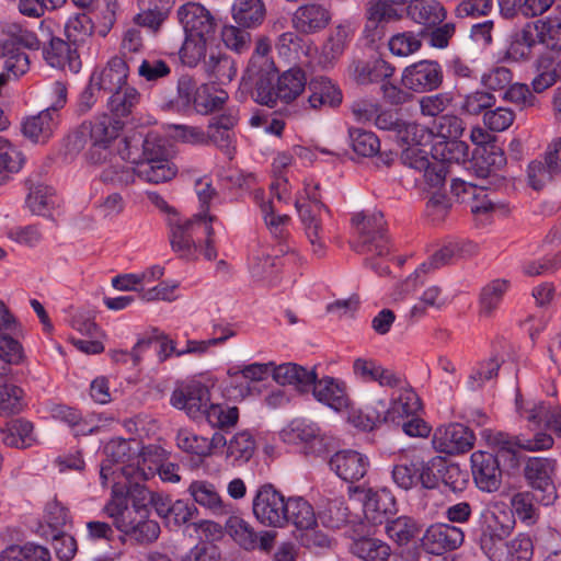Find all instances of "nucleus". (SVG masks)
Wrapping results in <instances>:
<instances>
[{"mask_svg":"<svg viewBox=\"0 0 561 561\" xmlns=\"http://www.w3.org/2000/svg\"><path fill=\"white\" fill-rule=\"evenodd\" d=\"M128 151L123 152V159H128L136 167H128L118 160L106 167L100 175L104 183L116 186H127L135 181L137 175L149 183H163L175 176V170L168 159V150L162 139L156 136H148L141 142V156H135L130 151V142L125 140Z\"/></svg>","mask_w":561,"mask_h":561,"instance_id":"1","label":"nucleus"},{"mask_svg":"<svg viewBox=\"0 0 561 561\" xmlns=\"http://www.w3.org/2000/svg\"><path fill=\"white\" fill-rule=\"evenodd\" d=\"M41 42L36 34L16 23H8L2 27L0 36V59L4 60L3 69L14 78L25 75L30 69V58L22 48L37 50Z\"/></svg>","mask_w":561,"mask_h":561,"instance_id":"2","label":"nucleus"},{"mask_svg":"<svg viewBox=\"0 0 561 561\" xmlns=\"http://www.w3.org/2000/svg\"><path fill=\"white\" fill-rule=\"evenodd\" d=\"M352 222L357 234L353 249L357 253L380 257L390 253L391 244L381 211L358 213Z\"/></svg>","mask_w":561,"mask_h":561,"instance_id":"3","label":"nucleus"},{"mask_svg":"<svg viewBox=\"0 0 561 561\" xmlns=\"http://www.w3.org/2000/svg\"><path fill=\"white\" fill-rule=\"evenodd\" d=\"M499 443L502 446L497 455L482 450L474 451L471 455V470L474 483L484 492H494L501 486L502 471L499 457H510L512 467L518 465L517 454L512 449V443L508 440H500Z\"/></svg>","mask_w":561,"mask_h":561,"instance_id":"4","label":"nucleus"},{"mask_svg":"<svg viewBox=\"0 0 561 561\" xmlns=\"http://www.w3.org/2000/svg\"><path fill=\"white\" fill-rule=\"evenodd\" d=\"M421 410V402L417 394L412 390L401 392L392 400L388 407L385 399H378L376 405H367L365 408L366 423L363 424L365 430H373L377 425L391 421L400 424L402 421L417 414Z\"/></svg>","mask_w":561,"mask_h":561,"instance_id":"5","label":"nucleus"},{"mask_svg":"<svg viewBox=\"0 0 561 561\" xmlns=\"http://www.w3.org/2000/svg\"><path fill=\"white\" fill-rule=\"evenodd\" d=\"M195 193L199 201L201 211L184 225L178 224V250L195 248L193 236L186 234L188 231H193L197 238L199 233L208 236L213 233L211 218L207 220V214L210 202L217 195V191L210 181L199 178L195 181Z\"/></svg>","mask_w":561,"mask_h":561,"instance_id":"6","label":"nucleus"},{"mask_svg":"<svg viewBox=\"0 0 561 561\" xmlns=\"http://www.w3.org/2000/svg\"><path fill=\"white\" fill-rule=\"evenodd\" d=\"M512 531L513 526L501 522L494 513L482 516L477 542L490 561H507L506 543Z\"/></svg>","mask_w":561,"mask_h":561,"instance_id":"7","label":"nucleus"},{"mask_svg":"<svg viewBox=\"0 0 561 561\" xmlns=\"http://www.w3.org/2000/svg\"><path fill=\"white\" fill-rule=\"evenodd\" d=\"M557 462L552 458L529 457L525 461L523 474L531 491L538 492V503L548 506L557 500L553 482Z\"/></svg>","mask_w":561,"mask_h":561,"instance_id":"8","label":"nucleus"},{"mask_svg":"<svg viewBox=\"0 0 561 561\" xmlns=\"http://www.w3.org/2000/svg\"><path fill=\"white\" fill-rule=\"evenodd\" d=\"M393 482L402 490H410L419 482L424 489H435L438 478L433 469L416 455L402 456L391 471Z\"/></svg>","mask_w":561,"mask_h":561,"instance_id":"9","label":"nucleus"},{"mask_svg":"<svg viewBox=\"0 0 561 561\" xmlns=\"http://www.w3.org/2000/svg\"><path fill=\"white\" fill-rule=\"evenodd\" d=\"M287 500L271 483L261 485L253 497L252 511L255 518L270 527H284L286 525L285 510Z\"/></svg>","mask_w":561,"mask_h":561,"instance_id":"10","label":"nucleus"},{"mask_svg":"<svg viewBox=\"0 0 561 561\" xmlns=\"http://www.w3.org/2000/svg\"><path fill=\"white\" fill-rule=\"evenodd\" d=\"M506 164L504 151L495 144H486L474 149L469 169L481 180V183L497 188L504 178L497 172Z\"/></svg>","mask_w":561,"mask_h":561,"instance_id":"11","label":"nucleus"},{"mask_svg":"<svg viewBox=\"0 0 561 561\" xmlns=\"http://www.w3.org/2000/svg\"><path fill=\"white\" fill-rule=\"evenodd\" d=\"M279 436L284 443L301 444L306 455L321 456L328 450V444L320 428L312 422L295 419L285 426Z\"/></svg>","mask_w":561,"mask_h":561,"instance_id":"12","label":"nucleus"},{"mask_svg":"<svg viewBox=\"0 0 561 561\" xmlns=\"http://www.w3.org/2000/svg\"><path fill=\"white\" fill-rule=\"evenodd\" d=\"M463 541L465 533L461 528L446 523H435L424 531L421 548L426 553L442 556L458 549Z\"/></svg>","mask_w":561,"mask_h":561,"instance_id":"13","label":"nucleus"},{"mask_svg":"<svg viewBox=\"0 0 561 561\" xmlns=\"http://www.w3.org/2000/svg\"><path fill=\"white\" fill-rule=\"evenodd\" d=\"M442 66L435 60H421L407 67L401 77L403 87L413 92H430L443 83Z\"/></svg>","mask_w":561,"mask_h":561,"instance_id":"14","label":"nucleus"},{"mask_svg":"<svg viewBox=\"0 0 561 561\" xmlns=\"http://www.w3.org/2000/svg\"><path fill=\"white\" fill-rule=\"evenodd\" d=\"M473 432L459 423L440 426L433 436L435 449L447 455L466 453L473 447Z\"/></svg>","mask_w":561,"mask_h":561,"instance_id":"15","label":"nucleus"},{"mask_svg":"<svg viewBox=\"0 0 561 561\" xmlns=\"http://www.w3.org/2000/svg\"><path fill=\"white\" fill-rule=\"evenodd\" d=\"M121 473L126 479L127 495L131 502L129 507L131 511H150L153 495L141 482L148 480L153 476L151 466H148V470L145 467H138L134 463L121 467Z\"/></svg>","mask_w":561,"mask_h":561,"instance_id":"16","label":"nucleus"},{"mask_svg":"<svg viewBox=\"0 0 561 561\" xmlns=\"http://www.w3.org/2000/svg\"><path fill=\"white\" fill-rule=\"evenodd\" d=\"M137 446L138 443L134 442ZM106 460L113 465L123 463L128 466L134 463L138 467H144L148 461H151V456H160L163 449L156 446H148L139 450L137 447L133 449L131 442L127 439H113L106 444L104 448Z\"/></svg>","mask_w":561,"mask_h":561,"instance_id":"17","label":"nucleus"},{"mask_svg":"<svg viewBox=\"0 0 561 561\" xmlns=\"http://www.w3.org/2000/svg\"><path fill=\"white\" fill-rule=\"evenodd\" d=\"M329 466L340 479L353 484L367 474L370 462L366 455L353 449H344L336 451L330 458Z\"/></svg>","mask_w":561,"mask_h":561,"instance_id":"18","label":"nucleus"},{"mask_svg":"<svg viewBox=\"0 0 561 561\" xmlns=\"http://www.w3.org/2000/svg\"><path fill=\"white\" fill-rule=\"evenodd\" d=\"M150 511L134 510L133 513L121 518L116 528L137 543L154 541L160 533L158 523L149 519Z\"/></svg>","mask_w":561,"mask_h":561,"instance_id":"19","label":"nucleus"},{"mask_svg":"<svg viewBox=\"0 0 561 561\" xmlns=\"http://www.w3.org/2000/svg\"><path fill=\"white\" fill-rule=\"evenodd\" d=\"M494 188L484 183H470L460 179L451 182V193L460 203L469 205L474 215L488 214L494 209V203L486 194V191Z\"/></svg>","mask_w":561,"mask_h":561,"instance_id":"20","label":"nucleus"},{"mask_svg":"<svg viewBox=\"0 0 561 561\" xmlns=\"http://www.w3.org/2000/svg\"><path fill=\"white\" fill-rule=\"evenodd\" d=\"M178 21L184 35L205 37L211 34L216 23L208 10L202 4L187 2L178 10Z\"/></svg>","mask_w":561,"mask_h":561,"instance_id":"21","label":"nucleus"},{"mask_svg":"<svg viewBox=\"0 0 561 561\" xmlns=\"http://www.w3.org/2000/svg\"><path fill=\"white\" fill-rule=\"evenodd\" d=\"M402 160L411 169L423 172V178L431 188L440 191V187L444 186L447 175L445 163L435 159L430 160L420 149H408L403 153Z\"/></svg>","mask_w":561,"mask_h":561,"instance_id":"22","label":"nucleus"},{"mask_svg":"<svg viewBox=\"0 0 561 561\" xmlns=\"http://www.w3.org/2000/svg\"><path fill=\"white\" fill-rule=\"evenodd\" d=\"M396 512L397 502L388 489L367 490L364 501V515L371 525L377 526L388 522Z\"/></svg>","mask_w":561,"mask_h":561,"instance_id":"23","label":"nucleus"},{"mask_svg":"<svg viewBox=\"0 0 561 561\" xmlns=\"http://www.w3.org/2000/svg\"><path fill=\"white\" fill-rule=\"evenodd\" d=\"M331 21L329 10L318 3H308L296 9L291 16L293 27L301 34H313L328 26Z\"/></svg>","mask_w":561,"mask_h":561,"instance_id":"24","label":"nucleus"},{"mask_svg":"<svg viewBox=\"0 0 561 561\" xmlns=\"http://www.w3.org/2000/svg\"><path fill=\"white\" fill-rule=\"evenodd\" d=\"M273 379L282 386H293L299 392H308L314 383V369H307L294 363H284L272 367Z\"/></svg>","mask_w":561,"mask_h":561,"instance_id":"25","label":"nucleus"},{"mask_svg":"<svg viewBox=\"0 0 561 561\" xmlns=\"http://www.w3.org/2000/svg\"><path fill=\"white\" fill-rule=\"evenodd\" d=\"M128 65L122 57H113L100 72L91 76L92 84H96L98 92H115L127 85Z\"/></svg>","mask_w":561,"mask_h":561,"instance_id":"26","label":"nucleus"},{"mask_svg":"<svg viewBox=\"0 0 561 561\" xmlns=\"http://www.w3.org/2000/svg\"><path fill=\"white\" fill-rule=\"evenodd\" d=\"M477 250V245L467 242V243H448L436 251L430 259L428 262L423 263L419 268L415 270L413 275L409 277L407 283L416 280L421 277V275L426 274L428 268H439L447 264L453 263L456 259L472 255Z\"/></svg>","mask_w":561,"mask_h":561,"instance_id":"27","label":"nucleus"},{"mask_svg":"<svg viewBox=\"0 0 561 561\" xmlns=\"http://www.w3.org/2000/svg\"><path fill=\"white\" fill-rule=\"evenodd\" d=\"M209 390L198 381L188 383L178 391V409L183 410L190 419H198L205 415L208 408Z\"/></svg>","mask_w":561,"mask_h":561,"instance_id":"28","label":"nucleus"},{"mask_svg":"<svg viewBox=\"0 0 561 561\" xmlns=\"http://www.w3.org/2000/svg\"><path fill=\"white\" fill-rule=\"evenodd\" d=\"M350 71L358 84L382 83L393 76L394 67L381 58H376L373 60H356L350 67Z\"/></svg>","mask_w":561,"mask_h":561,"instance_id":"29","label":"nucleus"},{"mask_svg":"<svg viewBox=\"0 0 561 561\" xmlns=\"http://www.w3.org/2000/svg\"><path fill=\"white\" fill-rule=\"evenodd\" d=\"M57 118L58 114L51 112V108H45L22 122V134L34 144H45L57 126Z\"/></svg>","mask_w":561,"mask_h":561,"instance_id":"30","label":"nucleus"},{"mask_svg":"<svg viewBox=\"0 0 561 561\" xmlns=\"http://www.w3.org/2000/svg\"><path fill=\"white\" fill-rule=\"evenodd\" d=\"M400 14L387 0H378L370 3L367 9V22L364 33L371 42L383 35V24L398 20Z\"/></svg>","mask_w":561,"mask_h":561,"instance_id":"31","label":"nucleus"},{"mask_svg":"<svg viewBox=\"0 0 561 561\" xmlns=\"http://www.w3.org/2000/svg\"><path fill=\"white\" fill-rule=\"evenodd\" d=\"M308 103L311 108L336 107L342 103V92L327 77H316L309 82Z\"/></svg>","mask_w":561,"mask_h":561,"instance_id":"32","label":"nucleus"},{"mask_svg":"<svg viewBox=\"0 0 561 561\" xmlns=\"http://www.w3.org/2000/svg\"><path fill=\"white\" fill-rule=\"evenodd\" d=\"M286 525L291 524L298 530L310 531L318 526V519L312 505L301 496L287 499L285 510Z\"/></svg>","mask_w":561,"mask_h":561,"instance_id":"33","label":"nucleus"},{"mask_svg":"<svg viewBox=\"0 0 561 561\" xmlns=\"http://www.w3.org/2000/svg\"><path fill=\"white\" fill-rule=\"evenodd\" d=\"M313 397L321 403L341 411L348 405V398L345 393L344 386L332 377H324L314 380L311 385Z\"/></svg>","mask_w":561,"mask_h":561,"instance_id":"34","label":"nucleus"},{"mask_svg":"<svg viewBox=\"0 0 561 561\" xmlns=\"http://www.w3.org/2000/svg\"><path fill=\"white\" fill-rule=\"evenodd\" d=\"M231 15L236 24L243 28H256L265 20L266 8L263 0H234Z\"/></svg>","mask_w":561,"mask_h":561,"instance_id":"35","label":"nucleus"},{"mask_svg":"<svg viewBox=\"0 0 561 561\" xmlns=\"http://www.w3.org/2000/svg\"><path fill=\"white\" fill-rule=\"evenodd\" d=\"M45 60L56 68H69L70 71L77 72L80 66L76 49L71 48L68 42L59 37H53L48 44L43 48Z\"/></svg>","mask_w":561,"mask_h":561,"instance_id":"36","label":"nucleus"},{"mask_svg":"<svg viewBox=\"0 0 561 561\" xmlns=\"http://www.w3.org/2000/svg\"><path fill=\"white\" fill-rule=\"evenodd\" d=\"M408 15L430 28L439 25L446 19L447 12L437 0H415L408 5Z\"/></svg>","mask_w":561,"mask_h":561,"instance_id":"37","label":"nucleus"},{"mask_svg":"<svg viewBox=\"0 0 561 561\" xmlns=\"http://www.w3.org/2000/svg\"><path fill=\"white\" fill-rule=\"evenodd\" d=\"M535 32L534 23H526L520 30L514 32L511 36L505 58L513 61L528 59L533 47L538 43Z\"/></svg>","mask_w":561,"mask_h":561,"instance_id":"38","label":"nucleus"},{"mask_svg":"<svg viewBox=\"0 0 561 561\" xmlns=\"http://www.w3.org/2000/svg\"><path fill=\"white\" fill-rule=\"evenodd\" d=\"M124 122L114 119L111 116V124L102 131L100 137L93 138L91 146L87 152V160L91 164H101L105 162L111 156L108 145L118 136V131L123 128Z\"/></svg>","mask_w":561,"mask_h":561,"instance_id":"39","label":"nucleus"},{"mask_svg":"<svg viewBox=\"0 0 561 561\" xmlns=\"http://www.w3.org/2000/svg\"><path fill=\"white\" fill-rule=\"evenodd\" d=\"M188 492L196 503L208 508L216 515L228 513L226 504L216 488L207 481H193L190 484Z\"/></svg>","mask_w":561,"mask_h":561,"instance_id":"40","label":"nucleus"},{"mask_svg":"<svg viewBox=\"0 0 561 561\" xmlns=\"http://www.w3.org/2000/svg\"><path fill=\"white\" fill-rule=\"evenodd\" d=\"M111 124V116L103 114L93 121L83 122L69 137L68 147L71 151H80L88 140L100 137L106 126Z\"/></svg>","mask_w":561,"mask_h":561,"instance_id":"41","label":"nucleus"},{"mask_svg":"<svg viewBox=\"0 0 561 561\" xmlns=\"http://www.w3.org/2000/svg\"><path fill=\"white\" fill-rule=\"evenodd\" d=\"M350 551L363 561H388L390 546L381 539L360 537L352 541Z\"/></svg>","mask_w":561,"mask_h":561,"instance_id":"42","label":"nucleus"},{"mask_svg":"<svg viewBox=\"0 0 561 561\" xmlns=\"http://www.w3.org/2000/svg\"><path fill=\"white\" fill-rule=\"evenodd\" d=\"M205 71L210 80L218 84H227L237 75L234 60L227 54L211 53L204 62Z\"/></svg>","mask_w":561,"mask_h":561,"instance_id":"43","label":"nucleus"},{"mask_svg":"<svg viewBox=\"0 0 561 561\" xmlns=\"http://www.w3.org/2000/svg\"><path fill=\"white\" fill-rule=\"evenodd\" d=\"M34 426L30 421L15 419L7 423L5 428L0 430L1 440L4 445L15 448H27L35 440Z\"/></svg>","mask_w":561,"mask_h":561,"instance_id":"44","label":"nucleus"},{"mask_svg":"<svg viewBox=\"0 0 561 561\" xmlns=\"http://www.w3.org/2000/svg\"><path fill=\"white\" fill-rule=\"evenodd\" d=\"M522 416L535 426L545 425L561 436V410L558 407L545 402L535 403L533 408L523 411Z\"/></svg>","mask_w":561,"mask_h":561,"instance_id":"45","label":"nucleus"},{"mask_svg":"<svg viewBox=\"0 0 561 561\" xmlns=\"http://www.w3.org/2000/svg\"><path fill=\"white\" fill-rule=\"evenodd\" d=\"M295 207L304 225L306 236L316 237L317 231H323L320 214L322 210H328V208L321 202V197L311 195V203H302L297 198Z\"/></svg>","mask_w":561,"mask_h":561,"instance_id":"46","label":"nucleus"},{"mask_svg":"<svg viewBox=\"0 0 561 561\" xmlns=\"http://www.w3.org/2000/svg\"><path fill=\"white\" fill-rule=\"evenodd\" d=\"M307 78L300 68H290L283 72L277 79V95L283 103H290L296 100L305 90Z\"/></svg>","mask_w":561,"mask_h":561,"instance_id":"47","label":"nucleus"},{"mask_svg":"<svg viewBox=\"0 0 561 561\" xmlns=\"http://www.w3.org/2000/svg\"><path fill=\"white\" fill-rule=\"evenodd\" d=\"M322 525L331 529H341L351 522V511L343 496L328 499L324 508L319 513Z\"/></svg>","mask_w":561,"mask_h":561,"instance_id":"48","label":"nucleus"},{"mask_svg":"<svg viewBox=\"0 0 561 561\" xmlns=\"http://www.w3.org/2000/svg\"><path fill=\"white\" fill-rule=\"evenodd\" d=\"M154 335L149 339L139 340L133 347L131 356L133 364L137 366L141 360V354L149 350L152 345L157 348L158 358L160 362L168 359L175 351L174 343L164 333H159L158 330L153 331Z\"/></svg>","mask_w":561,"mask_h":561,"instance_id":"49","label":"nucleus"},{"mask_svg":"<svg viewBox=\"0 0 561 561\" xmlns=\"http://www.w3.org/2000/svg\"><path fill=\"white\" fill-rule=\"evenodd\" d=\"M386 534L399 546L408 545L421 531L420 524L410 516H399L385 523Z\"/></svg>","mask_w":561,"mask_h":561,"instance_id":"50","label":"nucleus"},{"mask_svg":"<svg viewBox=\"0 0 561 561\" xmlns=\"http://www.w3.org/2000/svg\"><path fill=\"white\" fill-rule=\"evenodd\" d=\"M508 289V282L505 279H494L486 284L481 293L479 300V313L482 317L490 318L500 307L503 296Z\"/></svg>","mask_w":561,"mask_h":561,"instance_id":"51","label":"nucleus"},{"mask_svg":"<svg viewBox=\"0 0 561 561\" xmlns=\"http://www.w3.org/2000/svg\"><path fill=\"white\" fill-rule=\"evenodd\" d=\"M538 492L523 491L515 493L511 499L513 513L525 524L533 525L539 517Z\"/></svg>","mask_w":561,"mask_h":561,"instance_id":"52","label":"nucleus"},{"mask_svg":"<svg viewBox=\"0 0 561 561\" xmlns=\"http://www.w3.org/2000/svg\"><path fill=\"white\" fill-rule=\"evenodd\" d=\"M469 147L459 138L440 139L433 147L432 158L443 162H465L468 158Z\"/></svg>","mask_w":561,"mask_h":561,"instance_id":"53","label":"nucleus"},{"mask_svg":"<svg viewBox=\"0 0 561 561\" xmlns=\"http://www.w3.org/2000/svg\"><path fill=\"white\" fill-rule=\"evenodd\" d=\"M534 24L538 43L548 50L561 51V20L547 18L537 20Z\"/></svg>","mask_w":561,"mask_h":561,"instance_id":"54","label":"nucleus"},{"mask_svg":"<svg viewBox=\"0 0 561 561\" xmlns=\"http://www.w3.org/2000/svg\"><path fill=\"white\" fill-rule=\"evenodd\" d=\"M276 69L271 72L262 71L260 73H252L250 79L256 78L255 88L253 92L254 100L268 107H274L279 101L277 95V83L274 84Z\"/></svg>","mask_w":561,"mask_h":561,"instance_id":"55","label":"nucleus"},{"mask_svg":"<svg viewBox=\"0 0 561 561\" xmlns=\"http://www.w3.org/2000/svg\"><path fill=\"white\" fill-rule=\"evenodd\" d=\"M255 450V442L247 432L237 433L228 443L227 458L233 466H242L248 462Z\"/></svg>","mask_w":561,"mask_h":561,"instance_id":"56","label":"nucleus"},{"mask_svg":"<svg viewBox=\"0 0 561 561\" xmlns=\"http://www.w3.org/2000/svg\"><path fill=\"white\" fill-rule=\"evenodd\" d=\"M139 101V93L135 88L126 85L112 93L108 100V107L114 119L128 116Z\"/></svg>","mask_w":561,"mask_h":561,"instance_id":"57","label":"nucleus"},{"mask_svg":"<svg viewBox=\"0 0 561 561\" xmlns=\"http://www.w3.org/2000/svg\"><path fill=\"white\" fill-rule=\"evenodd\" d=\"M204 413L208 423L219 428L232 427L239 420L238 408L228 403H210Z\"/></svg>","mask_w":561,"mask_h":561,"instance_id":"58","label":"nucleus"},{"mask_svg":"<svg viewBox=\"0 0 561 561\" xmlns=\"http://www.w3.org/2000/svg\"><path fill=\"white\" fill-rule=\"evenodd\" d=\"M348 139L355 153L362 157H373L379 152L380 141L373 133L362 128L351 127Z\"/></svg>","mask_w":561,"mask_h":561,"instance_id":"59","label":"nucleus"},{"mask_svg":"<svg viewBox=\"0 0 561 561\" xmlns=\"http://www.w3.org/2000/svg\"><path fill=\"white\" fill-rule=\"evenodd\" d=\"M69 511L59 501L51 500L45 507V524L38 527V534L49 533V530H65V527L70 523Z\"/></svg>","mask_w":561,"mask_h":561,"instance_id":"60","label":"nucleus"},{"mask_svg":"<svg viewBox=\"0 0 561 561\" xmlns=\"http://www.w3.org/2000/svg\"><path fill=\"white\" fill-rule=\"evenodd\" d=\"M41 536L50 540L56 557L60 561H70L78 551L77 540L66 530H49V533H41Z\"/></svg>","mask_w":561,"mask_h":561,"instance_id":"61","label":"nucleus"},{"mask_svg":"<svg viewBox=\"0 0 561 561\" xmlns=\"http://www.w3.org/2000/svg\"><path fill=\"white\" fill-rule=\"evenodd\" d=\"M271 41L266 36H260L256 39L254 51L249 60L247 73L249 77L252 73H260L262 71L271 72L274 70V62L270 57Z\"/></svg>","mask_w":561,"mask_h":561,"instance_id":"62","label":"nucleus"},{"mask_svg":"<svg viewBox=\"0 0 561 561\" xmlns=\"http://www.w3.org/2000/svg\"><path fill=\"white\" fill-rule=\"evenodd\" d=\"M54 192L51 187L37 184L30 188L26 205L33 214L46 216L49 209L54 207Z\"/></svg>","mask_w":561,"mask_h":561,"instance_id":"63","label":"nucleus"},{"mask_svg":"<svg viewBox=\"0 0 561 561\" xmlns=\"http://www.w3.org/2000/svg\"><path fill=\"white\" fill-rule=\"evenodd\" d=\"M237 25H225L221 30V39L227 48L243 54L250 49L252 35L248 31Z\"/></svg>","mask_w":561,"mask_h":561,"instance_id":"64","label":"nucleus"}]
</instances>
